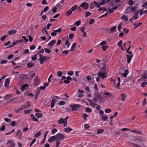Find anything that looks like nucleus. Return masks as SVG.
<instances>
[{
    "mask_svg": "<svg viewBox=\"0 0 147 147\" xmlns=\"http://www.w3.org/2000/svg\"><path fill=\"white\" fill-rule=\"evenodd\" d=\"M94 97L93 98V101L95 102L98 100L100 103L104 102L105 100L98 93V92H95L94 94Z\"/></svg>",
    "mask_w": 147,
    "mask_h": 147,
    "instance_id": "f257e3e1",
    "label": "nucleus"
},
{
    "mask_svg": "<svg viewBox=\"0 0 147 147\" xmlns=\"http://www.w3.org/2000/svg\"><path fill=\"white\" fill-rule=\"evenodd\" d=\"M136 9V6H129L126 9L125 11V13L126 14L131 13L135 12Z\"/></svg>",
    "mask_w": 147,
    "mask_h": 147,
    "instance_id": "f03ea898",
    "label": "nucleus"
},
{
    "mask_svg": "<svg viewBox=\"0 0 147 147\" xmlns=\"http://www.w3.org/2000/svg\"><path fill=\"white\" fill-rule=\"evenodd\" d=\"M55 140L62 141L64 139L65 136L61 133H58L55 135Z\"/></svg>",
    "mask_w": 147,
    "mask_h": 147,
    "instance_id": "7ed1b4c3",
    "label": "nucleus"
},
{
    "mask_svg": "<svg viewBox=\"0 0 147 147\" xmlns=\"http://www.w3.org/2000/svg\"><path fill=\"white\" fill-rule=\"evenodd\" d=\"M33 86L35 87L37 86L40 82V80L38 76L36 77L34 79Z\"/></svg>",
    "mask_w": 147,
    "mask_h": 147,
    "instance_id": "20e7f679",
    "label": "nucleus"
},
{
    "mask_svg": "<svg viewBox=\"0 0 147 147\" xmlns=\"http://www.w3.org/2000/svg\"><path fill=\"white\" fill-rule=\"evenodd\" d=\"M100 5L99 2L98 3L96 1H93L91 3L90 8L91 9H93L95 6H96L97 7L99 8L100 7Z\"/></svg>",
    "mask_w": 147,
    "mask_h": 147,
    "instance_id": "39448f33",
    "label": "nucleus"
},
{
    "mask_svg": "<svg viewBox=\"0 0 147 147\" xmlns=\"http://www.w3.org/2000/svg\"><path fill=\"white\" fill-rule=\"evenodd\" d=\"M58 123L59 124H63L64 127H65L67 125V121H65L63 118H61L59 119Z\"/></svg>",
    "mask_w": 147,
    "mask_h": 147,
    "instance_id": "423d86ee",
    "label": "nucleus"
},
{
    "mask_svg": "<svg viewBox=\"0 0 147 147\" xmlns=\"http://www.w3.org/2000/svg\"><path fill=\"white\" fill-rule=\"evenodd\" d=\"M69 106L71 108L72 110L76 111L77 110L78 108L81 107V105L79 104H76L70 105H69Z\"/></svg>",
    "mask_w": 147,
    "mask_h": 147,
    "instance_id": "0eeeda50",
    "label": "nucleus"
},
{
    "mask_svg": "<svg viewBox=\"0 0 147 147\" xmlns=\"http://www.w3.org/2000/svg\"><path fill=\"white\" fill-rule=\"evenodd\" d=\"M89 6L88 4L86 2H83L80 5V7H82L85 10H86L88 9Z\"/></svg>",
    "mask_w": 147,
    "mask_h": 147,
    "instance_id": "6e6552de",
    "label": "nucleus"
},
{
    "mask_svg": "<svg viewBox=\"0 0 147 147\" xmlns=\"http://www.w3.org/2000/svg\"><path fill=\"white\" fill-rule=\"evenodd\" d=\"M98 77L99 78L104 79L106 77V74L104 72H100L98 74Z\"/></svg>",
    "mask_w": 147,
    "mask_h": 147,
    "instance_id": "1a4fd4ad",
    "label": "nucleus"
},
{
    "mask_svg": "<svg viewBox=\"0 0 147 147\" xmlns=\"http://www.w3.org/2000/svg\"><path fill=\"white\" fill-rule=\"evenodd\" d=\"M40 58L39 60L40 61V63L42 64L45 60V57L42 56L41 54H39Z\"/></svg>",
    "mask_w": 147,
    "mask_h": 147,
    "instance_id": "9d476101",
    "label": "nucleus"
},
{
    "mask_svg": "<svg viewBox=\"0 0 147 147\" xmlns=\"http://www.w3.org/2000/svg\"><path fill=\"white\" fill-rule=\"evenodd\" d=\"M7 144H9L8 147H15L14 143L12 140H9L7 141Z\"/></svg>",
    "mask_w": 147,
    "mask_h": 147,
    "instance_id": "9b49d317",
    "label": "nucleus"
},
{
    "mask_svg": "<svg viewBox=\"0 0 147 147\" xmlns=\"http://www.w3.org/2000/svg\"><path fill=\"white\" fill-rule=\"evenodd\" d=\"M120 79L119 77H117V79L115 81V83L117 82L116 87L118 89H119Z\"/></svg>",
    "mask_w": 147,
    "mask_h": 147,
    "instance_id": "f8f14e48",
    "label": "nucleus"
},
{
    "mask_svg": "<svg viewBox=\"0 0 147 147\" xmlns=\"http://www.w3.org/2000/svg\"><path fill=\"white\" fill-rule=\"evenodd\" d=\"M72 130L73 129L69 127H67L65 128L64 129V131L65 132L67 133H69L72 131Z\"/></svg>",
    "mask_w": 147,
    "mask_h": 147,
    "instance_id": "ddd939ff",
    "label": "nucleus"
},
{
    "mask_svg": "<svg viewBox=\"0 0 147 147\" xmlns=\"http://www.w3.org/2000/svg\"><path fill=\"white\" fill-rule=\"evenodd\" d=\"M126 56L127 58V62L128 63H129L131 62V59L133 57V55H126Z\"/></svg>",
    "mask_w": 147,
    "mask_h": 147,
    "instance_id": "4468645a",
    "label": "nucleus"
},
{
    "mask_svg": "<svg viewBox=\"0 0 147 147\" xmlns=\"http://www.w3.org/2000/svg\"><path fill=\"white\" fill-rule=\"evenodd\" d=\"M56 42L55 40H52L48 43V45L49 47H51L55 44Z\"/></svg>",
    "mask_w": 147,
    "mask_h": 147,
    "instance_id": "2eb2a0df",
    "label": "nucleus"
},
{
    "mask_svg": "<svg viewBox=\"0 0 147 147\" xmlns=\"http://www.w3.org/2000/svg\"><path fill=\"white\" fill-rule=\"evenodd\" d=\"M100 117L102 120L104 121H106L108 119V117L106 115H102Z\"/></svg>",
    "mask_w": 147,
    "mask_h": 147,
    "instance_id": "dca6fc26",
    "label": "nucleus"
},
{
    "mask_svg": "<svg viewBox=\"0 0 147 147\" xmlns=\"http://www.w3.org/2000/svg\"><path fill=\"white\" fill-rule=\"evenodd\" d=\"M28 87V84L23 85L21 88V90L23 91L27 89Z\"/></svg>",
    "mask_w": 147,
    "mask_h": 147,
    "instance_id": "f3484780",
    "label": "nucleus"
},
{
    "mask_svg": "<svg viewBox=\"0 0 147 147\" xmlns=\"http://www.w3.org/2000/svg\"><path fill=\"white\" fill-rule=\"evenodd\" d=\"M120 95L121 97V100L122 101H124L125 100L126 98V95L125 94L122 93Z\"/></svg>",
    "mask_w": 147,
    "mask_h": 147,
    "instance_id": "a211bd4d",
    "label": "nucleus"
},
{
    "mask_svg": "<svg viewBox=\"0 0 147 147\" xmlns=\"http://www.w3.org/2000/svg\"><path fill=\"white\" fill-rule=\"evenodd\" d=\"M49 131H46L44 135V138L43 139V140L41 142V144H43L45 143V141L46 138V137L47 136V135Z\"/></svg>",
    "mask_w": 147,
    "mask_h": 147,
    "instance_id": "6ab92c4d",
    "label": "nucleus"
},
{
    "mask_svg": "<svg viewBox=\"0 0 147 147\" xmlns=\"http://www.w3.org/2000/svg\"><path fill=\"white\" fill-rule=\"evenodd\" d=\"M10 80L8 78H7L5 80L4 86L6 87L8 86Z\"/></svg>",
    "mask_w": 147,
    "mask_h": 147,
    "instance_id": "aec40b11",
    "label": "nucleus"
},
{
    "mask_svg": "<svg viewBox=\"0 0 147 147\" xmlns=\"http://www.w3.org/2000/svg\"><path fill=\"white\" fill-rule=\"evenodd\" d=\"M55 139V136H54L50 137L48 139V141L49 142L51 143Z\"/></svg>",
    "mask_w": 147,
    "mask_h": 147,
    "instance_id": "412c9836",
    "label": "nucleus"
},
{
    "mask_svg": "<svg viewBox=\"0 0 147 147\" xmlns=\"http://www.w3.org/2000/svg\"><path fill=\"white\" fill-rule=\"evenodd\" d=\"M70 45L71 44L69 42V40L68 39H67L65 42V45H66L67 48H69Z\"/></svg>",
    "mask_w": 147,
    "mask_h": 147,
    "instance_id": "4be33fe9",
    "label": "nucleus"
},
{
    "mask_svg": "<svg viewBox=\"0 0 147 147\" xmlns=\"http://www.w3.org/2000/svg\"><path fill=\"white\" fill-rule=\"evenodd\" d=\"M76 45H77V44L76 42H74L72 44L71 47V48L70 49V51H74V50H75V48L76 47Z\"/></svg>",
    "mask_w": 147,
    "mask_h": 147,
    "instance_id": "5701e85b",
    "label": "nucleus"
},
{
    "mask_svg": "<svg viewBox=\"0 0 147 147\" xmlns=\"http://www.w3.org/2000/svg\"><path fill=\"white\" fill-rule=\"evenodd\" d=\"M146 13H147V10L143 11V9H141L140 11V15L141 16Z\"/></svg>",
    "mask_w": 147,
    "mask_h": 147,
    "instance_id": "b1692460",
    "label": "nucleus"
},
{
    "mask_svg": "<svg viewBox=\"0 0 147 147\" xmlns=\"http://www.w3.org/2000/svg\"><path fill=\"white\" fill-rule=\"evenodd\" d=\"M35 115L38 118L42 117V114L40 113H36L35 114Z\"/></svg>",
    "mask_w": 147,
    "mask_h": 147,
    "instance_id": "393cba45",
    "label": "nucleus"
},
{
    "mask_svg": "<svg viewBox=\"0 0 147 147\" xmlns=\"http://www.w3.org/2000/svg\"><path fill=\"white\" fill-rule=\"evenodd\" d=\"M57 98H58L59 99H60V98L59 97L57 96H55L53 97V98L51 101V102H54V103H55L56 102H57L56 99Z\"/></svg>",
    "mask_w": 147,
    "mask_h": 147,
    "instance_id": "a878e982",
    "label": "nucleus"
},
{
    "mask_svg": "<svg viewBox=\"0 0 147 147\" xmlns=\"http://www.w3.org/2000/svg\"><path fill=\"white\" fill-rule=\"evenodd\" d=\"M24 109V105H22L21 107V108H20L17 109L15 110L14 111L16 112V113H19L20 111Z\"/></svg>",
    "mask_w": 147,
    "mask_h": 147,
    "instance_id": "bb28decb",
    "label": "nucleus"
},
{
    "mask_svg": "<svg viewBox=\"0 0 147 147\" xmlns=\"http://www.w3.org/2000/svg\"><path fill=\"white\" fill-rule=\"evenodd\" d=\"M88 117V115L86 113L83 114L82 117L84 121H87L86 119Z\"/></svg>",
    "mask_w": 147,
    "mask_h": 147,
    "instance_id": "cd10ccee",
    "label": "nucleus"
},
{
    "mask_svg": "<svg viewBox=\"0 0 147 147\" xmlns=\"http://www.w3.org/2000/svg\"><path fill=\"white\" fill-rule=\"evenodd\" d=\"M111 94L108 92H106L104 94V96L105 97H108V96L111 95Z\"/></svg>",
    "mask_w": 147,
    "mask_h": 147,
    "instance_id": "c85d7f7f",
    "label": "nucleus"
},
{
    "mask_svg": "<svg viewBox=\"0 0 147 147\" xmlns=\"http://www.w3.org/2000/svg\"><path fill=\"white\" fill-rule=\"evenodd\" d=\"M30 116L31 117L32 119L34 121H38V119L35 117L34 114H31L30 115Z\"/></svg>",
    "mask_w": 147,
    "mask_h": 147,
    "instance_id": "c756f323",
    "label": "nucleus"
},
{
    "mask_svg": "<svg viewBox=\"0 0 147 147\" xmlns=\"http://www.w3.org/2000/svg\"><path fill=\"white\" fill-rule=\"evenodd\" d=\"M16 32V30H10L8 31V33L10 35H13L15 34Z\"/></svg>",
    "mask_w": 147,
    "mask_h": 147,
    "instance_id": "7c9ffc66",
    "label": "nucleus"
},
{
    "mask_svg": "<svg viewBox=\"0 0 147 147\" xmlns=\"http://www.w3.org/2000/svg\"><path fill=\"white\" fill-rule=\"evenodd\" d=\"M12 95L7 94L4 97L5 99H7L12 97Z\"/></svg>",
    "mask_w": 147,
    "mask_h": 147,
    "instance_id": "2f4dec72",
    "label": "nucleus"
},
{
    "mask_svg": "<svg viewBox=\"0 0 147 147\" xmlns=\"http://www.w3.org/2000/svg\"><path fill=\"white\" fill-rule=\"evenodd\" d=\"M142 24V23L141 22H138L137 24H134V26L135 28H136L139 26H140Z\"/></svg>",
    "mask_w": 147,
    "mask_h": 147,
    "instance_id": "473e14b6",
    "label": "nucleus"
},
{
    "mask_svg": "<svg viewBox=\"0 0 147 147\" xmlns=\"http://www.w3.org/2000/svg\"><path fill=\"white\" fill-rule=\"evenodd\" d=\"M138 12L136 13L135 15L132 17V18L133 20H136L138 19Z\"/></svg>",
    "mask_w": 147,
    "mask_h": 147,
    "instance_id": "72a5a7b5",
    "label": "nucleus"
},
{
    "mask_svg": "<svg viewBox=\"0 0 147 147\" xmlns=\"http://www.w3.org/2000/svg\"><path fill=\"white\" fill-rule=\"evenodd\" d=\"M41 133L39 131L34 134V137L35 138H38L41 135Z\"/></svg>",
    "mask_w": 147,
    "mask_h": 147,
    "instance_id": "f704fd0d",
    "label": "nucleus"
},
{
    "mask_svg": "<svg viewBox=\"0 0 147 147\" xmlns=\"http://www.w3.org/2000/svg\"><path fill=\"white\" fill-rule=\"evenodd\" d=\"M81 20H80L74 23V24L77 26H79L81 24Z\"/></svg>",
    "mask_w": 147,
    "mask_h": 147,
    "instance_id": "c9c22d12",
    "label": "nucleus"
},
{
    "mask_svg": "<svg viewBox=\"0 0 147 147\" xmlns=\"http://www.w3.org/2000/svg\"><path fill=\"white\" fill-rule=\"evenodd\" d=\"M77 6L76 5H75L74 6H72L71 8V10L72 11H74L77 8Z\"/></svg>",
    "mask_w": 147,
    "mask_h": 147,
    "instance_id": "e433bc0d",
    "label": "nucleus"
},
{
    "mask_svg": "<svg viewBox=\"0 0 147 147\" xmlns=\"http://www.w3.org/2000/svg\"><path fill=\"white\" fill-rule=\"evenodd\" d=\"M85 110L87 113H91L92 112V110L89 107H86L85 108Z\"/></svg>",
    "mask_w": 147,
    "mask_h": 147,
    "instance_id": "4c0bfd02",
    "label": "nucleus"
},
{
    "mask_svg": "<svg viewBox=\"0 0 147 147\" xmlns=\"http://www.w3.org/2000/svg\"><path fill=\"white\" fill-rule=\"evenodd\" d=\"M128 70H125L124 73L122 74V76L126 78L128 74Z\"/></svg>",
    "mask_w": 147,
    "mask_h": 147,
    "instance_id": "58836bf2",
    "label": "nucleus"
},
{
    "mask_svg": "<svg viewBox=\"0 0 147 147\" xmlns=\"http://www.w3.org/2000/svg\"><path fill=\"white\" fill-rule=\"evenodd\" d=\"M30 105V102H27L25 106H24V109L29 107Z\"/></svg>",
    "mask_w": 147,
    "mask_h": 147,
    "instance_id": "ea45409f",
    "label": "nucleus"
},
{
    "mask_svg": "<svg viewBox=\"0 0 147 147\" xmlns=\"http://www.w3.org/2000/svg\"><path fill=\"white\" fill-rule=\"evenodd\" d=\"M70 50H65L62 51V53L65 54V55L67 56V55L68 53L70 52Z\"/></svg>",
    "mask_w": 147,
    "mask_h": 147,
    "instance_id": "a19ab883",
    "label": "nucleus"
},
{
    "mask_svg": "<svg viewBox=\"0 0 147 147\" xmlns=\"http://www.w3.org/2000/svg\"><path fill=\"white\" fill-rule=\"evenodd\" d=\"M44 50L45 52L48 54L50 53L51 51V50L47 48H45L44 49Z\"/></svg>",
    "mask_w": 147,
    "mask_h": 147,
    "instance_id": "79ce46f5",
    "label": "nucleus"
},
{
    "mask_svg": "<svg viewBox=\"0 0 147 147\" xmlns=\"http://www.w3.org/2000/svg\"><path fill=\"white\" fill-rule=\"evenodd\" d=\"M32 110L31 109H26L24 110V113L25 114H28L31 113Z\"/></svg>",
    "mask_w": 147,
    "mask_h": 147,
    "instance_id": "37998d69",
    "label": "nucleus"
},
{
    "mask_svg": "<svg viewBox=\"0 0 147 147\" xmlns=\"http://www.w3.org/2000/svg\"><path fill=\"white\" fill-rule=\"evenodd\" d=\"M121 19L124 21H127L128 20V18L127 17V16L124 15L121 18Z\"/></svg>",
    "mask_w": 147,
    "mask_h": 147,
    "instance_id": "c03bdc74",
    "label": "nucleus"
},
{
    "mask_svg": "<svg viewBox=\"0 0 147 147\" xmlns=\"http://www.w3.org/2000/svg\"><path fill=\"white\" fill-rule=\"evenodd\" d=\"M116 29V26H114L112 27L110 29V31L112 32H113L115 31Z\"/></svg>",
    "mask_w": 147,
    "mask_h": 147,
    "instance_id": "a18cd8bd",
    "label": "nucleus"
},
{
    "mask_svg": "<svg viewBox=\"0 0 147 147\" xmlns=\"http://www.w3.org/2000/svg\"><path fill=\"white\" fill-rule=\"evenodd\" d=\"M27 66L29 68H31L34 66V64L32 63H29L27 64Z\"/></svg>",
    "mask_w": 147,
    "mask_h": 147,
    "instance_id": "49530a36",
    "label": "nucleus"
},
{
    "mask_svg": "<svg viewBox=\"0 0 147 147\" xmlns=\"http://www.w3.org/2000/svg\"><path fill=\"white\" fill-rule=\"evenodd\" d=\"M104 131V130L103 129H98L97 130V134H100L103 133Z\"/></svg>",
    "mask_w": 147,
    "mask_h": 147,
    "instance_id": "de8ad7c7",
    "label": "nucleus"
},
{
    "mask_svg": "<svg viewBox=\"0 0 147 147\" xmlns=\"http://www.w3.org/2000/svg\"><path fill=\"white\" fill-rule=\"evenodd\" d=\"M91 13L89 11H86L85 13V17H87L88 16L90 15Z\"/></svg>",
    "mask_w": 147,
    "mask_h": 147,
    "instance_id": "09e8293b",
    "label": "nucleus"
},
{
    "mask_svg": "<svg viewBox=\"0 0 147 147\" xmlns=\"http://www.w3.org/2000/svg\"><path fill=\"white\" fill-rule=\"evenodd\" d=\"M108 48V46L107 45L103 46L102 47V48L104 51H106Z\"/></svg>",
    "mask_w": 147,
    "mask_h": 147,
    "instance_id": "8fccbe9b",
    "label": "nucleus"
},
{
    "mask_svg": "<svg viewBox=\"0 0 147 147\" xmlns=\"http://www.w3.org/2000/svg\"><path fill=\"white\" fill-rule=\"evenodd\" d=\"M17 42L18 41H17V40H16V41L13 42L11 44V45L8 48L14 46V45H15L18 43Z\"/></svg>",
    "mask_w": 147,
    "mask_h": 147,
    "instance_id": "3c124183",
    "label": "nucleus"
},
{
    "mask_svg": "<svg viewBox=\"0 0 147 147\" xmlns=\"http://www.w3.org/2000/svg\"><path fill=\"white\" fill-rule=\"evenodd\" d=\"M65 104V102L63 101H60L58 103V105H63Z\"/></svg>",
    "mask_w": 147,
    "mask_h": 147,
    "instance_id": "603ef678",
    "label": "nucleus"
},
{
    "mask_svg": "<svg viewBox=\"0 0 147 147\" xmlns=\"http://www.w3.org/2000/svg\"><path fill=\"white\" fill-rule=\"evenodd\" d=\"M72 13V11L71 10H69L67 11L66 12V15L68 16H69L71 15Z\"/></svg>",
    "mask_w": 147,
    "mask_h": 147,
    "instance_id": "864d4df0",
    "label": "nucleus"
},
{
    "mask_svg": "<svg viewBox=\"0 0 147 147\" xmlns=\"http://www.w3.org/2000/svg\"><path fill=\"white\" fill-rule=\"evenodd\" d=\"M111 110L110 109H106L105 110V112L106 113H109L111 112Z\"/></svg>",
    "mask_w": 147,
    "mask_h": 147,
    "instance_id": "5fc2aeb1",
    "label": "nucleus"
},
{
    "mask_svg": "<svg viewBox=\"0 0 147 147\" xmlns=\"http://www.w3.org/2000/svg\"><path fill=\"white\" fill-rule=\"evenodd\" d=\"M122 24V23H120L118 26V30L119 32L121 31V30L122 29L121 25Z\"/></svg>",
    "mask_w": 147,
    "mask_h": 147,
    "instance_id": "6e6d98bb",
    "label": "nucleus"
},
{
    "mask_svg": "<svg viewBox=\"0 0 147 147\" xmlns=\"http://www.w3.org/2000/svg\"><path fill=\"white\" fill-rule=\"evenodd\" d=\"M58 131V130L57 129L55 128L53 129L51 133L52 134L54 135Z\"/></svg>",
    "mask_w": 147,
    "mask_h": 147,
    "instance_id": "4d7b16f0",
    "label": "nucleus"
},
{
    "mask_svg": "<svg viewBox=\"0 0 147 147\" xmlns=\"http://www.w3.org/2000/svg\"><path fill=\"white\" fill-rule=\"evenodd\" d=\"M85 27L84 26H83L80 28V30L81 32L83 33L86 32L85 31Z\"/></svg>",
    "mask_w": 147,
    "mask_h": 147,
    "instance_id": "13d9d810",
    "label": "nucleus"
},
{
    "mask_svg": "<svg viewBox=\"0 0 147 147\" xmlns=\"http://www.w3.org/2000/svg\"><path fill=\"white\" fill-rule=\"evenodd\" d=\"M29 50L28 49H26L24 50L23 52V54L24 55H26V54H29Z\"/></svg>",
    "mask_w": 147,
    "mask_h": 147,
    "instance_id": "bf43d9fd",
    "label": "nucleus"
},
{
    "mask_svg": "<svg viewBox=\"0 0 147 147\" xmlns=\"http://www.w3.org/2000/svg\"><path fill=\"white\" fill-rule=\"evenodd\" d=\"M101 1V2H100V5H103L106 3V2L105 0H99Z\"/></svg>",
    "mask_w": 147,
    "mask_h": 147,
    "instance_id": "052dcab7",
    "label": "nucleus"
},
{
    "mask_svg": "<svg viewBox=\"0 0 147 147\" xmlns=\"http://www.w3.org/2000/svg\"><path fill=\"white\" fill-rule=\"evenodd\" d=\"M84 127L85 129H87L90 128V126L88 124H85L84 125Z\"/></svg>",
    "mask_w": 147,
    "mask_h": 147,
    "instance_id": "680f3d73",
    "label": "nucleus"
},
{
    "mask_svg": "<svg viewBox=\"0 0 147 147\" xmlns=\"http://www.w3.org/2000/svg\"><path fill=\"white\" fill-rule=\"evenodd\" d=\"M57 75L59 77H61L62 75V72L60 71H58L57 72Z\"/></svg>",
    "mask_w": 147,
    "mask_h": 147,
    "instance_id": "e2e57ef3",
    "label": "nucleus"
},
{
    "mask_svg": "<svg viewBox=\"0 0 147 147\" xmlns=\"http://www.w3.org/2000/svg\"><path fill=\"white\" fill-rule=\"evenodd\" d=\"M146 85H147V82H144L141 83V86L142 87H144Z\"/></svg>",
    "mask_w": 147,
    "mask_h": 147,
    "instance_id": "0e129e2a",
    "label": "nucleus"
},
{
    "mask_svg": "<svg viewBox=\"0 0 147 147\" xmlns=\"http://www.w3.org/2000/svg\"><path fill=\"white\" fill-rule=\"evenodd\" d=\"M36 140L35 139H34L30 144V146L31 147L32 145L36 142Z\"/></svg>",
    "mask_w": 147,
    "mask_h": 147,
    "instance_id": "69168bd1",
    "label": "nucleus"
},
{
    "mask_svg": "<svg viewBox=\"0 0 147 147\" xmlns=\"http://www.w3.org/2000/svg\"><path fill=\"white\" fill-rule=\"evenodd\" d=\"M142 7H143L145 8H147V1L144 3L142 5Z\"/></svg>",
    "mask_w": 147,
    "mask_h": 147,
    "instance_id": "338daca9",
    "label": "nucleus"
},
{
    "mask_svg": "<svg viewBox=\"0 0 147 147\" xmlns=\"http://www.w3.org/2000/svg\"><path fill=\"white\" fill-rule=\"evenodd\" d=\"M74 37V34H69V38L70 39H73Z\"/></svg>",
    "mask_w": 147,
    "mask_h": 147,
    "instance_id": "774afa93",
    "label": "nucleus"
}]
</instances>
